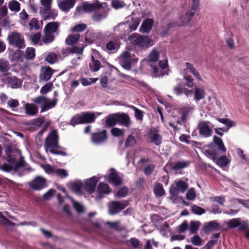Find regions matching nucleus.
<instances>
[{
    "mask_svg": "<svg viewBox=\"0 0 249 249\" xmlns=\"http://www.w3.org/2000/svg\"><path fill=\"white\" fill-rule=\"evenodd\" d=\"M44 36L42 38V41L45 44H48L52 42L54 39V35L45 30L44 29Z\"/></svg>",
    "mask_w": 249,
    "mask_h": 249,
    "instance_id": "obj_28",
    "label": "nucleus"
},
{
    "mask_svg": "<svg viewBox=\"0 0 249 249\" xmlns=\"http://www.w3.org/2000/svg\"><path fill=\"white\" fill-rule=\"evenodd\" d=\"M191 243L195 246H201L202 245V239L198 235H196L191 239Z\"/></svg>",
    "mask_w": 249,
    "mask_h": 249,
    "instance_id": "obj_51",
    "label": "nucleus"
},
{
    "mask_svg": "<svg viewBox=\"0 0 249 249\" xmlns=\"http://www.w3.org/2000/svg\"><path fill=\"white\" fill-rule=\"evenodd\" d=\"M159 59V53L155 49L153 50L148 56L149 61L151 62H156Z\"/></svg>",
    "mask_w": 249,
    "mask_h": 249,
    "instance_id": "obj_56",
    "label": "nucleus"
},
{
    "mask_svg": "<svg viewBox=\"0 0 249 249\" xmlns=\"http://www.w3.org/2000/svg\"><path fill=\"white\" fill-rule=\"evenodd\" d=\"M71 202L73 204V207L75 209L78 213H81L84 212L85 208L81 204L73 199H71Z\"/></svg>",
    "mask_w": 249,
    "mask_h": 249,
    "instance_id": "obj_53",
    "label": "nucleus"
},
{
    "mask_svg": "<svg viewBox=\"0 0 249 249\" xmlns=\"http://www.w3.org/2000/svg\"><path fill=\"white\" fill-rule=\"evenodd\" d=\"M59 26L60 24L58 22H50L46 25L44 29L53 35L54 34L58 35Z\"/></svg>",
    "mask_w": 249,
    "mask_h": 249,
    "instance_id": "obj_19",
    "label": "nucleus"
},
{
    "mask_svg": "<svg viewBox=\"0 0 249 249\" xmlns=\"http://www.w3.org/2000/svg\"><path fill=\"white\" fill-rule=\"evenodd\" d=\"M195 14V11H188L186 13V14L183 16L181 18V23L177 24H170L169 25V27L173 26L175 27L176 26H184L186 25L189 24V23L190 22V21L192 20L193 17L194 16Z\"/></svg>",
    "mask_w": 249,
    "mask_h": 249,
    "instance_id": "obj_13",
    "label": "nucleus"
},
{
    "mask_svg": "<svg viewBox=\"0 0 249 249\" xmlns=\"http://www.w3.org/2000/svg\"><path fill=\"white\" fill-rule=\"evenodd\" d=\"M219 228L220 226L219 224L215 221H212L204 226L203 230L206 233H209L213 231H217Z\"/></svg>",
    "mask_w": 249,
    "mask_h": 249,
    "instance_id": "obj_26",
    "label": "nucleus"
},
{
    "mask_svg": "<svg viewBox=\"0 0 249 249\" xmlns=\"http://www.w3.org/2000/svg\"><path fill=\"white\" fill-rule=\"evenodd\" d=\"M128 190L126 187H124L120 188L116 193V196L119 197H124L128 194Z\"/></svg>",
    "mask_w": 249,
    "mask_h": 249,
    "instance_id": "obj_55",
    "label": "nucleus"
},
{
    "mask_svg": "<svg viewBox=\"0 0 249 249\" xmlns=\"http://www.w3.org/2000/svg\"><path fill=\"white\" fill-rule=\"evenodd\" d=\"M106 123L108 126H112L118 123L117 113L110 114L106 117Z\"/></svg>",
    "mask_w": 249,
    "mask_h": 249,
    "instance_id": "obj_29",
    "label": "nucleus"
},
{
    "mask_svg": "<svg viewBox=\"0 0 249 249\" xmlns=\"http://www.w3.org/2000/svg\"><path fill=\"white\" fill-rule=\"evenodd\" d=\"M186 198L188 200H194L196 198V192L194 188H190L186 194Z\"/></svg>",
    "mask_w": 249,
    "mask_h": 249,
    "instance_id": "obj_64",
    "label": "nucleus"
},
{
    "mask_svg": "<svg viewBox=\"0 0 249 249\" xmlns=\"http://www.w3.org/2000/svg\"><path fill=\"white\" fill-rule=\"evenodd\" d=\"M150 137L151 142L156 145H159L161 143V137L157 130L153 129L150 130Z\"/></svg>",
    "mask_w": 249,
    "mask_h": 249,
    "instance_id": "obj_24",
    "label": "nucleus"
},
{
    "mask_svg": "<svg viewBox=\"0 0 249 249\" xmlns=\"http://www.w3.org/2000/svg\"><path fill=\"white\" fill-rule=\"evenodd\" d=\"M210 124L209 122L203 121L199 123L198 129L200 135L206 138L212 135L213 131Z\"/></svg>",
    "mask_w": 249,
    "mask_h": 249,
    "instance_id": "obj_12",
    "label": "nucleus"
},
{
    "mask_svg": "<svg viewBox=\"0 0 249 249\" xmlns=\"http://www.w3.org/2000/svg\"><path fill=\"white\" fill-rule=\"evenodd\" d=\"M109 180L112 183L115 185H119L122 182L121 178L116 173L114 172H112L110 174L109 176Z\"/></svg>",
    "mask_w": 249,
    "mask_h": 249,
    "instance_id": "obj_30",
    "label": "nucleus"
},
{
    "mask_svg": "<svg viewBox=\"0 0 249 249\" xmlns=\"http://www.w3.org/2000/svg\"><path fill=\"white\" fill-rule=\"evenodd\" d=\"M54 174L61 178H64L68 176V173L66 170L59 168L55 169Z\"/></svg>",
    "mask_w": 249,
    "mask_h": 249,
    "instance_id": "obj_50",
    "label": "nucleus"
},
{
    "mask_svg": "<svg viewBox=\"0 0 249 249\" xmlns=\"http://www.w3.org/2000/svg\"><path fill=\"white\" fill-rule=\"evenodd\" d=\"M97 178L96 177H93L88 179L85 183V189L89 193H93L95 189Z\"/></svg>",
    "mask_w": 249,
    "mask_h": 249,
    "instance_id": "obj_16",
    "label": "nucleus"
},
{
    "mask_svg": "<svg viewBox=\"0 0 249 249\" xmlns=\"http://www.w3.org/2000/svg\"><path fill=\"white\" fill-rule=\"evenodd\" d=\"M44 146L46 150L52 148H59L58 136L56 130L53 129L46 138Z\"/></svg>",
    "mask_w": 249,
    "mask_h": 249,
    "instance_id": "obj_5",
    "label": "nucleus"
},
{
    "mask_svg": "<svg viewBox=\"0 0 249 249\" xmlns=\"http://www.w3.org/2000/svg\"><path fill=\"white\" fill-rule=\"evenodd\" d=\"M8 8L11 11L18 12L20 10V4L17 0H11L8 3Z\"/></svg>",
    "mask_w": 249,
    "mask_h": 249,
    "instance_id": "obj_35",
    "label": "nucleus"
},
{
    "mask_svg": "<svg viewBox=\"0 0 249 249\" xmlns=\"http://www.w3.org/2000/svg\"><path fill=\"white\" fill-rule=\"evenodd\" d=\"M102 6V4L97 0L93 3H89L86 2L84 3L83 5V9L86 12L92 11L97 9L101 8Z\"/></svg>",
    "mask_w": 249,
    "mask_h": 249,
    "instance_id": "obj_17",
    "label": "nucleus"
},
{
    "mask_svg": "<svg viewBox=\"0 0 249 249\" xmlns=\"http://www.w3.org/2000/svg\"><path fill=\"white\" fill-rule=\"evenodd\" d=\"M214 143L217 146L218 149L223 153H226V148L225 147L222 139L216 136L213 138Z\"/></svg>",
    "mask_w": 249,
    "mask_h": 249,
    "instance_id": "obj_34",
    "label": "nucleus"
},
{
    "mask_svg": "<svg viewBox=\"0 0 249 249\" xmlns=\"http://www.w3.org/2000/svg\"><path fill=\"white\" fill-rule=\"evenodd\" d=\"M97 191L99 196L101 197L102 195L108 194L110 192V190L107 184L101 182L98 186Z\"/></svg>",
    "mask_w": 249,
    "mask_h": 249,
    "instance_id": "obj_27",
    "label": "nucleus"
},
{
    "mask_svg": "<svg viewBox=\"0 0 249 249\" xmlns=\"http://www.w3.org/2000/svg\"><path fill=\"white\" fill-rule=\"evenodd\" d=\"M192 211L193 213L198 215H201L205 213V210L197 205L193 206Z\"/></svg>",
    "mask_w": 249,
    "mask_h": 249,
    "instance_id": "obj_63",
    "label": "nucleus"
},
{
    "mask_svg": "<svg viewBox=\"0 0 249 249\" xmlns=\"http://www.w3.org/2000/svg\"><path fill=\"white\" fill-rule=\"evenodd\" d=\"M9 44L20 49L25 47V40L22 35L17 32L10 33L7 36Z\"/></svg>",
    "mask_w": 249,
    "mask_h": 249,
    "instance_id": "obj_4",
    "label": "nucleus"
},
{
    "mask_svg": "<svg viewBox=\"0 0 249 249\" xmlns=\"http://www.w3.org/2000/svg\"><path fill=\"white\" fill-rule=\"evenodd\" d=\"M118 123L125 127H128L131 124L129 116L125 113H117Z\"/></svg>",
    "mask_w": 249,
    "mask_h": 249,
    "instance_id": "obj_15",
    "label": "nucleus"
},
{
    "mask_svg": "<svg viewBox=\"0 0 249 249\" xmlns=\"http://www.w3.org/2000/svg\"><path fill=\"white\" fill-rule=\"evenodd\" d=\"M136 142L135 137L132 135H129L126 139L125 146L126 147L133 146L135 144Z\"/></svg>",
    "mask_w": 249,
    "mask_h": 249,
    "instance_id": "obj_57",
    "label": "nucleus"
},
{
    "mask_svg": "<svg viewBox=\"0 0 249 249\" xmlns=\"http://www.w3.org/2000/svg\"><path fill=\"white\" fill-rule=\"evenodd\" d=\"M52 71V69L49 67L43 68L40 75V79L45 81L50 80L53 73Z\"/></svg>",
    "mask_w": 249,
    "mask_h": 249,
    "instance_id": "obj_23",
    "label": "nucleus"
},
{
    "mask_svg": "<svg viewBox=\"0 0 249 249\" xmlns=\"http://www.w3.org/2000/svg\"><path fill=\"white\" fill-rule=\"evenodd\" d=\"M142 20L141 17H132L131 18V21L129 25V28L131 31L136 30L140 24V22Z\"/></svg>",
    "mask_w": 249,
    "mask_h": 249,
    "instance_id": "obj_36",
    "label": "nucleus"
},
{
    "mask_svg": "<svg viewBox=\"0 0 249 249\" xmlns=\"http://www.w3.org/2000/svg\"><path fill=\"white\" fill-rule=\"evenodd\" d=\"M29 25L30 29L31 30H33L34 29L37 30L39 28V27L38 25V21L36 18H33V19H32V20L30 21Z\"/></svg>",
    "mask_w": 249,
    "mask_h": 249,
    "instance_id": "obj_61",
    "label": "nucleus"
},
{
    "mask_svg": "<svg viewBox=\"0 0 249 249\" xmlns=\"http://www.w3.org/2000/svg\"><path fill=\"white\" fill-rule=\"evenodd\" d=\"M132 60L130 53L127 51H124L119 58L120 65L127 70L131 69Z\"/></svg>",
    "mask_w": 249,
    "mask_h": 249,
    "instance_id": "obj_9",
    "label": "nucleus"
},
{
    "mask_svg": "<svg viewBox=\"0 0 249 249\" xmlns=\"http://www.w3.org/2000/svg\"><path fill=\"white\" fill-rule=\"evenodd\" d=\"M57 55L55 53H50L46 56V60L50 64H53L57 61Z\"/></svg>",
    "mask_w": 249,
    "mask_h": 249,
    "instance_id": "obj_52",
    "label": "nucleus"
},
{
    "mask_svg": "<svg viewBox=\"0 0 249 249\" xmlns=\"http://www.w3.org/2000/svg\"><path fill=\"white\" fill-rule=\"evenodd\" d=\"M87 26V25L84 23L77 24L71 29V31L72 32H80L84 31Z\"/></svg>",
    "mask_w": 249,
    "mask_h": 249,
    "instance_id": "obj_54",
    "label": "nucleus"
},
{
    "mask_svg": "<svg viewBox=\"0 0 249 249\" xmlns=\"http://www.w3.org/2000/svg\"><path fill=\"white\" fill-rule=\"evenodd\" d=\"M98 80V78H82L80 79L81 84L84 86L90 85L92 83H95Z\"/></svg>",
    "mask_w": 249,
    "mask_h": 249,
    "instance_id": "obj_58",
    "label": "nucleus"
},
{
    "mask_svg": "<svg viewBox=\"0 0 249 249\" xmlns=\"http://www.w3.org/2000/svg\"><path fill=\"white\" fill-rule=\"evenodd\" d=\"M153 24V20L151 18H148L142 22L140 31L141 33H148L152 29Z\"/></svg>",
    "mask_w": 249,
    "mask_h": 249,
    "instance_id": "obj_21",
    "label": "nucleus"
},
{
    "mask_svg": "<svg viewBox=\"0 0 249 249\" xmlns=\"http://www.w3.org/2000/svg\"><path fill=\"white\" fill-rule=\"evenodd\" d=\"M53 85L52 83H47L43 86L40 89V93L42 94H46L48 91L51 90L53 88Z\"/></svg>",
    "mask_w": 249,
    "mask_h": 249,
    "instance_id": "obj_59",
    "label": "nucleus"
},
{
    "mask_svg": "<svg viewBox=\"0 0 249 249\" xmlns=\"http://www.w3.org/2000/svg\"><path fill=\"white\" fill-rule=\"evenodd\" d=\"M91 70L93 71H98L101 67V63L98 60H96L93 55L91 57V62L89 64Z\"/></svg>",
    "mask_w": 249,
    "mask_h": 249,
    "instance_id": "obj_31",
    "label": "nucleus"
},
{
    "mask_svg": "<svg viewBox=\"0 0 249 249\" xmlns=\"http://www.w3.org/2000/svg\"><path fill=\"white\" fill-rule=\"evenodd\" d=\"M24 109L26 114L29 116H34L38 112V107L34 104H25L24 105Z\"/></svg>",
    "mask_w": 249,
    "mask_h": 249,
    "instance_id": "obj_22",
    "label": "nucleus"
},
{
    "mask_svg": "<svg viewBox=\"0 0 249 249\" xmlns=\"http://www.w3.org/2000/svg\"><path fill=\"white\" fill-rule=\"evenodd\" d=\"M108 138L107 131L106 130L93 133L91 134V140L95 144H101L105 142Z\"/></svg>",
    "mask_w": 249,
    "mask_h": 249,
    "instance_id": "obj_8",
    "label": "nucleus"
},
{
    "mask_svg": "<svg viewBox=\"0 0 249 249\" xmlns=\"http://www.w3.org/2000/svg\"><path fill=\"white\" fill-rule=\"evenodd\" d=\"M41 35L40 33H36L31 36V39L34 44H38L39 45H42V41H41L40 38Z\"/></svg>",
    "mask_w": 249,
    "mask_h": 249,
    "instance_id": "obj_46",
    "label": "nucleus"
},
{
    "mask_svg": "<svg viewBox=\"0 0 249 249\" xmlns=\"http://www.w3.org/2000/svg\"><path fill=\"white\" fill-rule=\"evenodd\" d=\"M58 100L56 98H54L53 100H50L49 99L46 98L45 103L42 108H41V112L45 111L52 107L55 106Z\"/></svg>",
    "mask_w": 249,
    "mask_h": 249,
    "instance_id": "obj_25",
    "label": "nucleus"
},
{
    "mask_svg": "<svg viewBox=\"0 0 249 249\" xmlns=\"http://www.w3.org/2000/svg\"><path fill=\"white\" fill-rule=\"evenodd\" d=\"M129 242L133 248L136 249H141L142 245V243L136 238H131L129 240Z\"/></svg>",
    "mask_w": 249,
    "mask_h": 249,
    "instance_id": "obj_48",
    "label": "nucleus"
},
{
    "mask_svg": "<svg viewBox=\"0 0 249 249\" xmlns=\"http://www.w3.org/2000/svg\"><path fill=\"white\" fill-rule=\"evenodd\" d=\"M193 110V107H185L181 108L182 112V121L184 122H186L187 118L190 113H191Z\"/></svg>",
    "mask_w": 249,
    "mask_h": 249,
    "instance_id": "obj_41",
    "label": "nucleus"
},
{
    "mask_svg": "<svg viewBox=\"0 0 249 249\" xmlns=\"http://www.w3.org/2000/svg\"><path fill=\"white\" fill-rule=\"evenodd\" d=\"M80 36L79 34L70 35L66 39L65 42L68 45H73L79 40Z\"/></svg>",
    "mask_w": 249,
    "mask_h": 249,
    "instance_id": "obj_32",
    "label": "nucleus"
},
{
    "mask_svg": "<svg viewBox=\"0 0 249 249\" xmlns=\"http://www.w3.org/2000/svg\"><path fill=\"white\" fill-rule=\"evenodd\" d=\"M106 48L107 50L112 51L117 50L119 48V45L116 40H111L106 44Z\"/></svg>",
    "mask_w": 249,
    "mask_h": 249,
    "instance_id": "obj_47",
    "label": "nucleus"
},
{
    "mask_svg": "<svg viewBox=\"0 0 249 249\" xmlns=\"http://www.w3.org/2000/svg\"><path fill=\"white\" fill-rule=\"evenodd\" d=\"M100 114V113L84 112L75 115L71 119V123L73 126L80 124L92 123L95 121L96 115Z\"/></svg>",
    "mask_w": 249,
    "mask_h": 249,
    "instance_id": "obj_2",
    "label": "nucleus"
},
{
    "mask_svg": "<svg viewBox=\"0 0 249 249\" xmlns=\"http://www.w3.org/2000/svg\"><path fill=\"white\" fill-rule=\"evenodd\" d=\"M75 3V0H59L58 6L61 10L67 12L74 6Z\"/></svg>",
    "mask_w": 249,
    "mask_h": 249,
    "instance_id": "obj_14",
    "label": "nucleus"
},
{
    "mask_svg": "<svg viewBox=\"0 0 249 249\" xmlns=\"http://www.w3.org/2000/svg\"><path fill=\"white\" fill-rule=\"evenodd\" d=\"M9 69V63L6 59L0 58V71L1 72H5Z\"/></svg>",
    "mask_w": 249,
    "mask_h": 249,
    "instance_id": "obj_43",
    "label": "nucleus"
},
{
    "mask_svg": "<svg viewBox=\"0 0 249 249\" xmlns=\"http://www.w3.org/2000/svg\"><path fill=\"white\" fill-rule=\"evenodd\" d=\"M36 56L35 49L33 47H28L25 51V58L27 60H33Z\"/></svg>",
    "mask_w": 249,
    "mask_h": 249,
    "instance_id": "obj_40",
    "label": "nucleus"
},
{
    "mask_svg": "<svg viewBox=\"0 0 249 249\" xmlns=\"http://www.w3.org/2000/svg\"><path fill=\"white\" fill-rule=\"evenodd\" d=\"M228 227L230 229L239 228L241 231L246 230L249 227V224L240 218H234L230 219L227 223Z\"/></svg>",
    "mask_w": 249,
    "mask_h": 249,
    "instance_id": "obj_7",
    "label": "nucleus"
},
{
    "mask_svg": "<svg viewBox=\"0 0 249 249\" xmlns=\"http://www.w3.org/2000/svg\"><path fill=\"white\" fill-rule=\"evenodd\" d=\"M188 188V184L187 182L181 180H176L170 189V193L172 195L176 196L179 192H184Z\"/></svg>",
    "mask_w": 249,
    "mask_h": 249,
    "instance_id": "obj_6",
    "label": "nucleus"
},
{
    "mask_svg": "<svg viewBox=\"0 0 249 249\" xmlns=\"http://www.w3.org/2000/svg\"><path fill=\"white\" fill-rule=\"evenodd\" d=\"M126 206L125 201H112L108 205L109 213L110 214H115L125 209Z\"/></svg>",
    "mask_w": 249,
    "mask_h": 249,
    "instance_id": "obj_10",
    "label": "nucleus"
},
{
    "mask_svg": "<svg viewBox=\"0 0 249 249\" xmlns=\"http://www.w3.org/2000/svg\"><path fill=\"white\" fill-rule=\"evenodd\" d=\"M7 81L9 86L12 89L19 88L22 85L20 79L15 76L8 77Z\"/></svg>",
    "mask_w": 249,
    "mask_h": 249,
    "instance_id": "obj_20",
    "label": "nucleus"
},
{
    "mask_svg": "<svg viewBox=\"0 0 249 249\" xmlns=\"http://www.w3.org/2000/svg\"><path fill=\"white\" fill-rule=\"evenodd\" d=\"M230 162V160L227 157L223 156L216 160V164L220 167H225Z\"/></svg>",
    "mask_w": 249,
    "mask_h": 249,
    "instance_id": "obj_44",
    "label": "nucleus"
},
{
    "mask_svg": "<svg viewBox=\"0 0 249 249\" xmlns=\"http://www.w3.org/2000/svg\"><path fill=\"white\" fill-rule=\"evenodd\" d=\"M131 43L141 47H148L153 45V41L147 36H142L139 34H133L129 36Z\"/></svg>",
    "mask_w": 249,
    "mask_h": 249,
    "instance_id": "obj_3",
    "label": "nucleus"
},
{
    "mask_svg": "<svg viewBox=\"0 0 249 249\" xmlns=\"http://www.w3.org/2000/svg\"><path fill=\"white\" fill-rule=\"evenodd\" d=\"M30 187L35 190H40L46 186V179L40 176L35 178L29 183Z\"/></svg>",
    "mask_w": 249,
    "mask_h": 249,
    "instance_id": "obj_11",
    "label": "nucleus"
},
{
    "mask_svg": "<svg viewBox=\"0 0 249 249\" xmlns=\"http://www.w3.org/2000/svg\"><path fill=\"white\" fill-rule=\"evenodd\" d=\"M53 0H40L41 6L40 8V13L46 14L51 10Z\"/></svg>",
    "mask_w": 249,
    "mask_h": 249,
    "instance_id": "obj_18",
    "label": "nucleus"
},
{
    "mask_svg": "<svg viewBox=\"0 0 249 249\" xmlns=\"http://www.w3.org/2000/svg\"><path fill=\"white\" fill-rule=\"evenodd\" d=\"M83 187V183L80 181L73 183L71 186L72 191L77 194H81Z\"/></svg>",
    "mask_w": 249,
    "mask_h": 249,
    "instance_id": "obj_38",
    "label": "nucleus"
},
{
    "mask_svg": "<svg viewBox=\"0 0 249 249\" xmlns=\"http://www.w3.org/2000/svg\"><path fill=\"white\" fill-rule=\"evenodd\" d=\"M220 236L219 233H215L212 237L211 240L206 245L207 249H210L217 242L218 238Z\"/></svg>",
    "mask_w": 249,
    "mask_h": 249,
    "instance_id": "obj_45",
    "label": "nucleus"
},
{
    "mask_svg": "<svg viewBox=\"0 0 249 249\" xmlns=\"http://www.w3.org/2000/svg\"><path fill=\"white\" fill-rule=\"evenodd\" d=\"M186 69H188L194 76L198 80H202L199 72L194 67L192 64L189 63H186Z\"/></svg>",
    "mask_w": 249,
    "mask_h": 249,
    "instance_id": "obj_33",
    "label": "nucleus"
},
{
    "mask_svg": "<svg viewBox=\"0 0 249 249\" xmlns=\"http://www.w3.org/2000/svg\"><path fill=\"white\" fill-rule=\"evenodd\" d=\"M200 225L201 223L198 221H192L190 223V227L189 228L190 233L195 234L197 233Z\"/></svg>",
    "mask_w": 249,
    "mask_h": 249,
    "instance_id": "obj_37",
    "label": "nucleus"
},
{
    "mask_svg": "<svg viewBox=\"0 0 249 249\" xmlns=\"http://www.w3.org/2000/svg\"><path fill=\"white\" fill-rule=\"evenodd\" d=\"M204 98V90L203 89L196 88L195 89V100L196 101H199Z\"/></svg>",
    "mask_w": 249,
    "mask_h": 249,
    "instance_id": "obj_42",
    "label": "nucleus"
},
{
    "mask_svg": "<svg viewBox=\"0 0 249 249\" xmlns=\"http://www.w3.org/2000/svg\"><path fill=\"white\" fill-rule=\"evenodd\" d=\"M189 162L186 161H178L172 164V169L175 171L184 168L189 165Z\"/></svg>",
    "mask_w": 249,
    "mask_h": 249,
    "instance_id": "obj_39",
    "label": "nucleus"
},
{
    "mask_svg": "<svg viewBox=\"0 0 249 249\" xmlns=\"http://www.w3.org/2000/svg\"><path fill=\"white\" fill-rule=\"evenodd\" d=\"M41 167L44 169L45 172L48 174H53L55 169L48 164L41 165Z\"/></svg>",
    "mask_w": 249,
    "mask_h": 249,
    "instance_id": "obj_60",
    "label": "nucleus"
},
{
    "mask_svg": "<svg viewBox=\"0 0 249 249\" xmlns=\"http://www.w3.org/2000/svg\"><path fill=\"white\" fill-rule=\"evenodd\" d=\"M154 192L156 196H162L165 193L162 184L160 183H159L155 186L154 189Z\"/></svg>",
    "mask_w": 249,
    "mask_h": 249,
    "instance_id": "obj_49",
    "label": "nucleus"
},
{
    "mask_svg": "<svg viewBox=\"0 0 249 249\" xmlns=\"http://www.w3.org/2000/svg\"><path fill=\"white\" fill-rule=\"evenodd\" d=\"M107 16V14L95 13L93 15L92 18L95 22H100Z\"/></svg>",
    "mask_w": 249,
    "mask_h": 249,
    "instance_id": "obj_62",
    "label": "nucleus"
},
{
    "mask_svg": "<svg viewBox=\"0 0 249 249\" xmlns=\"http://www.w3.org/2000/svg\"><path fill=\"white\" fill-rule=\"evenodd\" d=\"M20 152L18 150H13L7 153V157L6 159L7 162H4L0 164V169L6 172L12 170H18L24 166V161L21 159L17 161L16 157L20 156Z\"/></svg>",
    "mask_w": 249,
    "mask_h": 249,
    "instance_id": "obj_1",
    "label": "nucleus"
}]
</instances>
